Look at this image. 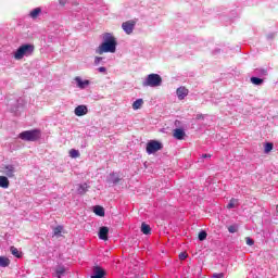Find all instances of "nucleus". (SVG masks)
<instances>
[{
  "mask_svg": "<svg viewBox=\"0 0 278 278\" xmlns=\"http://www.w3.org/2000/svg\"><path fill=\"white\" fill-rule=\"evenodd\" d=\"M188 258V253L186 252H182L179 254V260L184 261V260H187Z\"/></svg>",
  "mask_w": 278,
  "mask_h": 278,
  "instance_id": "obj_32",
  "label": "nucleus"
},
{
  "mask_svg": "<svg viewBox=\"0 0 278 278\" xmlns=\"http://www.w3.org/2000/svg\"><path fill=\"white\" fill-rule=\"evenodd\" d=\"M103 42L97 48L96 53L103 55V53H116V37L112 34L106 33L103 35Z\"/></svg>",
  "mask_w": 278,
  "mask_h": 278,
  "instance_id": "obj_1",
  "label": "nucleus"
},
{
  "mask_svg": "<svg viewBox=\"0 0 278 278\" xmlns=\"http://www.w3.org/2000/svg\"><path fill=\"white\" fill-rule=\"evenodd\" d=\"M245 243L248 244V247H253V244H255V241L251 239V237H245Z\"/></svg>",
  "mask_w": 278,
  "mask_h": 278,
  "instance_id": "obj_29",
  "label": "nucleus"
},
{
  "mask_svg": "<svg viewBox=\"0 0 278 278\" xmlns=\"http://www.w3.org/2000/svg\"><path fill=\"white\" fill-rule=\"evenodd\" d=\"M40 14H42V9H40V8H36L29 12L30 18H38V16H40Z\"/></svg>",
  "mask_w": 278,
  "mask_h": 278,
  "instance_id": "obj_17",
  "label": "nucleus"
},
{
  "mask_svg": "<svg viewBox=\"0 0 278 278\" xmlns=\"http://www.w3.org/2000/svg\"><path fill=\"white\" fill-rule=\"evenodd\" d=\"M75 81L77 83V86L80 89L86 88V86H90V80H81V77L79 76L75 78Z\"/></svg>",
  "mask_w": 278,
  "mask_h": 278,
  "instance_id": "obj_14",
  "label": "nucleus"
},
{
  "mask_svg": "<svg viewBox=\"0 0 278 278\" xmlns=\"http://www.w3.org/2000/svg\"><path fill=\"white\" fill-rule=\"evenodd\" d=\"M1 173L2 175H5V177L14 178L15 177L14 173H16V168L14 167V165H4L2 167Z\"/></svg>",
  "mask_w": 278,
  "mask_h": 278,
  "instance_id": "obj_7",
  "label": "nucleus"
},
{
  "mask_svg": "<svg viewBox=\"0 0 278 278\" xmlns=\"http://www.w3.org/2000/svg\"><path fill=\"white\" fill-rule=\"evenodd\" d=\"M202 157H212V154H203Z\"/></svg>",
  "mask_w": 278,
  "mask_h": 278,
  "instance_id": "obj_37",
  "label": "nucleus"
},
{
  "mask_svg": "<svg viewBox=\"0 0 278 278\" xmlns=\"http://www.w3.org/2000/svg\"><path fill=\"white\" fill-rule=\"evenodd\" d=\"M66 274V267L64 266H59L55 268V277L62 278Z\"/></svg>",
  "mask_w": 278,
  "mask_h": 278,
  "instance_id": "obj_16",
  "label": "nucleus"
},
{
  "mask_svg": "<svg viewBox=\"0 0 278 278\" xmlns=\"http://www.w3.org/2000/svg\"><path fill=\"white\" fill-rule=\"evenodd\" d=\"M141 231L144 233V236H149L151 233V226H149L147 223H142Z\"/></svg>",
  "mask_w": 278,
  "mask_h": 278,
  "instance_id": "obj_20",
  "label": "nucleus"
},
{
  "mask_svg": "<svg viewBox=\"0 0 278 278\" xmlns=\"http://www.w3.org/2000/svg\"><path fill=\"white\" fill-rule=\"evenodd\" d=\"M34 51H36V46L25 43L18 47V49L14 52L13 58L15 60H23L24 56L29 58V55H34Z\"/></svg>",
  "mask_w": 278,
  "mask_h": 278,
  "instance_id": "obj_2",
  "label": "nucleus"
},
{
  "mask_svg": "<svg viewBox=\"0 0 278 278\" xmlns=\"http://www.w3.org/2000/svg\"><path fill=\"white\" fill-rule=\"evenodd\" d=\"M138 21L136 20H129L122 24V29L127 34L128 36L134 34V28L136 27V24Z\"/></svg>",
  "mask_w": 278,
  "mask_h": 278,
  "instance_id": "obj_6",
  "label": "nucleus"
},
{
  "mask_svg": "<svg viewBox=\"0 0 278 278\" xmlns=\"http://www.w3.org/2000/svg\"><path fill=\"white\" fill-rule=\"evenodd\" d=\"M251 83L254 84V86H262L264 84V79L258 77H252Z\"/></svg>",
  "mask_w": 278,
  "mask_h": 278,
  "instance_id": "obj_23",
  "label": "nucleus"
},
{
  "mask_svg": "<svg viewBox=\"0 0 278 278\" xmlns=\"http://www.w3.org/2000/svg\"><path fill=\"white\" fill-rule=\"evenodd\" d=\"M60 5H66V0H60Z\"/></svg>",
  "mask_w": 278,
  "mask_h": 278,
  "instance_id": "obj_36",
  "label": "nucleus"
},
{
  "mask_svg": "<svg viewBox=\"0 0 278 278\" xmlns=\"http://www.w3.org/2000/svg\"><path fill=\"white\" fill-rule=\"evenodd\" d=\"M188 88L186 87H179L177 90H176V93H177V97L179 99V101H184V99H186L187 94H188Z\"/></svg>",
  "mask_w": 278,
  "mask_h": 278,
  "instance_id": "obj_12",
  "label": "nucleus"
},
{
  "mask_svg": "<svg viewBox=\"0 0 278 278\" xmlns=\"http://www.w3.org/2000/svg\"><path fill=\"white\" fill-rule=\"evenodd\" d=\"M142 86L144 88L150 87V88H157L162 86V76L160 74H150L146 78V80L142 83Z\"/></svg>",
  "mask_w": 278,
  "mask_h": 278,
  "instance_id": "obj_3",
  "label": "nucleus"
},
{
  "mask_svg": "<svg viewBox=\"0 0 278 278\" xmlns=\"http://www.w3.org/2000/svg\"><path fill=\"white\" fill-rule=\"evenodd\" d=\"M121 176L116 173L110 174L109 178L106 179L108 184L110 186H117V184H121Z\"/></svg>",
  "mask_w": 278,
  "mask_h": 278,
  "instance_id": "obj_8",
  "label": "nucleus"
},
{
  "mask_svg": "<svg viewBox=\"0 0 278 278\" xmlns=\"http://www.w3.org/2000/svg\"><path fill=\"white\" fill-rule=\"evenodd\" d=\"M105 275H108V273H105V269H103V267L101 266L93 267V277L104 278Z\"/></svg>",
  "mask_w": 278,
  "mask_h": 278,
  "instance_id": "obj_10",
  "label": "nucleus"
},
{
  "mask_svg": "<svg viewBox=\"0 0 278 278\" xmlns=\"http://www.w3.org/2000/svg\"><path fill=\"white\" fill-rule=\"evenodd\" d=\"M198 238L200 240V242H203V240L207 239V232L205 230H202L199 232Z\"/></svg>",
  "mask_w": 278,
  "mask_h": 278,
  "instance_id": "obj_26",
  "label": "nucleus"
},
{
  "mask_svg": "<svg viewBox=\"0 0 278 278\" xmlns=\"http://www.w3.org/2000/svg\"><path fill=\"white\" fill-rule=\"evenodd\" d=\"M11 253L12 255H14V257H22V253L18 252V249H16L15 247H11Z\"/></svg>",
  "mask_w": 278,
  "mask_h": 278,
  "instance_id": "obj_27",
  "label": "nucleus"
},
{
  "mask_svg": "<svg viewBox=\"0 0 278 278\" xmlns=\"http://www.w3.org/2000/svg\"><path fill=\"white\" fill-rule=\"evenodd\" d=\"M233 207H238V199L235 198H232L227 205L228 210H233Z\"/></svg>",
  "mask_w": 278,
  "mask_h": 278,
  "instance_id": "obj_22",
  "label": "nucleus"
},
{
  "mask_svg": "<svg viewBox=\"0 0 278 278\" xmlns=\"http://www.w3.org/2000/svg\"><path fill=\"white\" fill-rule=\"evenodd\" d=\"M276 211H277V213H278V205L276 206Z\"/></svg>",
  "mask_w": 278,
  "mask_h": 278,
  "instance_id": "obj_39",
  "label": "nucleus"
},
{
  "mask_svg": "<svg viewBox=\"0 0 278 278\" xmlns=\"http://www.w3.org/2000/svg\"><path fill=\"white\" fill-rule=\"evenodd\" d=\"M18 138H21V140H25L26 142H36V140L40 139V130H25L18 135Z\"/></svg>",
  "mask_w": 278,
  "mask_h": 278,
  "instance_id": "obj_4",
  "label": "nucleus"
},
{
  "mask_svg": "<svg viewBox=\"0 0 278 278\" xmlns=\"http://www.w3.org/2000/svg\"><path fill=\"white\" fill-rule=\"evenodd\" d=\"M74 114L76 116H86V114H88V106L84 104L76 106L74 110Z\"/></svg>",
  "mask_w": 278,
  "mask_h": 278,
  "instance_id": "obj_9",
  "label": "nucleus"
},
{
  "mask_svg": "<svg viewBox=\"0 0 278 278\" xmlns=\"http://www.w3.org/2000/svg\"><path fill=\"white\" fill-rule=\"evenodd\" d=\"M109 233H110V228H108L106 226L100 227V230H99L100 240L106 241Z\"/></svg>",
  "mask_w": 278,
  "mask_h": 278,
  "instance_id": "obj_13",
  "label": "nucleus"
},
{
  "mask_svg": "<svg viewBox=\"0 0 278 278\" xmlns=\"http://www.w3.org/2000/svg\"><path fill=\"white\" fill-rule=\"evenodd\" d=\"M98 71L99 73H105L108 70L105 67H99Z\"/></svg>",
  "mask_w": 278,
  "mask_h": 278,
  "instance_id": "obj_35",
  "label": "nucleus"
},
{
  "mask_svg": "<svg viewBox=\"0 0 278 278\" xmlns=\"http://www.w3.org/2000/svg\"><path fill=\"white\" fill-rule=\"evenodd\" d=\"M70 155L72 156V157H74V159H77V157H79V150H75V149H72V150H70Z\"/></svg>",
  "mask_w": 278,
  "mask_h": 278,
  "instance_id": "obj_28",
  "label": "nucleus"
},
{
  "mask_svg": "<svg viewBox=\"0 0 278 278\" xmlns=\"http://www.w3.org/2000/svg\"><path fill=\"white\" fill-rule=\"evenodd\" d=\"M211 278H225V274L219 273V274H213Z\"/></svg>",
  "mask_w": 278,
  "mask_h": 278,
  "instance_id": "obj_33",
  "label": "nucleus"
},
{
  "mask_svg": "<svg viewBox=\"0 0 278 278\" xmlns=\"http://www.w3.org/2000/svg\"><path fill=\"white\" fill-rule=\"evenodd\" d=\"M101 60H103V58H101V56H96V59H94V64H100V63H101Z\"/></svg>",
  "mask_w": 278,
  "mask_h": 278,
  "instance_id": "obj_34",
  "label": "nucleus"
},
{
  "mask_svg": "<svg viewBox=\"0 0 278 278\" xmlns=\"http://www.w3.org/2000/svg\"><path fill=\"white\" fill-rule=\"evenodd\" d=\"M0 188L8 189L10 188V180L7 176H0Z\"/></svg>",
  "mask_w": 278,
  "mask_h": 278,
  "instance_id": "obj_15",
  "label": "nucleus"
},
{
  "mask_svg": "<svg viewBox=\"0 0 278 278\" xmlns=\"http://www.w3.org/2000/svg\"><path fill=\"white\" fill-rule=\"evenodd\" d=\"M93 212L97 216H105V208L103 206H94Z\"/></svg>",
  "mask_w": 278,
  "mask_h": 278,
  "instance_id": "obj_19",
  "label": "nucleus"
},
{
  "mask_svg": "<svg viewBox=\"0 0 278 278\" xmlns=\"http://www.w3.org/2000/svg\"><path fill=\"white\" fill-rule=\"evenodd\" d=\"M54 236H60L62 233V226H58L53 229Z\"/></svg>",
  "mask_w": 278,
  "mask_h": 278,
  "instance_id": "obj_30",
  "label": "nucleus"
},
{
  "mask_svg": "<svg viewBox=\"0 0 278 278\" xmlns=\"http://www.w3.org/2000/svg\"><path fill=\"white\" fill-rule=\"evenodd\" d=\"M274 147L275 146L273 144V142L265 143L264 153H270V151H273Z\"/></svg>",
  "mask_w": 278,
  "mask_h": 278,
  "instance_id": "obj_25",
  "label": "nucleus"
},
{
  "mask_svg": "<svg viewBox=\"0 0 278 278\" xmlns=\"http://www.w3.org/2000/svg\"><path fill=\"white\" fill-rule=\"evenodd\" d=\"M88 192V185H79L78 187V193L86 194Z\"/></svg>",
  "mask_w": 278,
  "mask_h": 278,
  "instance_id": "obj_24",
  "label": "nucleus"
},
{
  "mask_svg": "<svg viewBox=\"0 0 278 278\" xmlns=\"http://www.w3.org/2000/svg\"><path fill=\"white\" fill-rule=\"evenodd\" d=\"M0 266L2 268H8V266H10V258L5 256H0Z\"/></svg>",
  "mask_w": 278,
  "mask_h": 278,
  "instance_id": "obj_21",
  "label": "nucleus"
},
{
  "mask_svg": "<svg viewBox=\"0 0 278 278\" xmlns=\"http://www.w3.org/2000/svg\"><path fill=\"white\" fill-rule=\"evenodd\" d=\"M173 137L176 140H184V138H186V131H184L181 128H176L173 130Z\"/></svg>",
  "mask_w": 278,
  "mask_h": 278,
  "instance_id": "obj_11",
  "label": "nucleus"
},
{
  "mask_svg": "<svg viewBox=\"0 0 278 278\" xmlns=\"http://www.w3.org/2000/svg\"><path fill=\"white\" fill-rule=\"evenodd\" d=\"M229 233H236L238 232V228L235 225H231L228 227Z\"/></svg>",
  "mask_w": 278,
  "mask_h": 278,
  "instance_id": "obj_31",
  "label": "nucleus"
},
{
  "mask_svg": "<svg viewBox=\"0 0 278 278\" xmlns=\"http://www.w3.org/2000/svg\"><path fill=\"white\" fill-rule=\"evenodd\" d=\"M197 118L198 119L203 118V115H198Z\"/></svg>",
  "mask_w": 278,
  "mask_h": 278,
  "instance_id": "obj_38",
  "label": "nucleus"
},
{
  "mask_svg": "<svg viewBox=\"0 0 278 278\" xmlns=\"http://www.w3.org/2000/svg\"><path fill=\"white\" fill-rule=\"evenodd\" d=\"M142 105H144V100L142 99H137L134 103H132V110H140L142 108Z\"/></svg>",
  "mask_w": 278,
  "mask_h": 278,
  "instance_id": "obj_18",
  "label": "nucleus"
},
{
  "mask_svg": "<svg viewBox=\"0 0 278 278\" xmlns=\"http://www.w3.org/2000/svg\"><path fill=\"white\" fill-rule=\"evenodd\" d=\"M164 149V146H162V142L156 141V140H151L150 142L147 143V154L151 155L153 153H157V151H162Z\"/></svg>",
  "mask_w": 278,
  "mask_h": 278,
  "instance_id": "obj_5",
  "label": "nucleus"
}]
</instances>
